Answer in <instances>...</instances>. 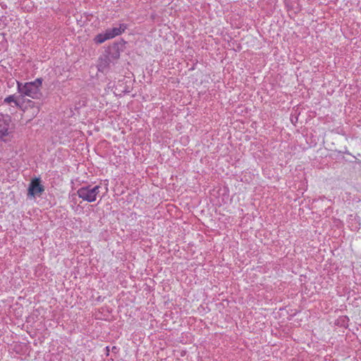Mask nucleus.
Masks as SVG:
<instances>
[{
	"mask_svg": "<svg viewBox=\"0 0 361 361\" xmlns=\"http://www.w3.org/2000/svg\"><path fill=\"white\" fill-rule=\"evenodd\" d=\"M41 85L42 80L39 78L32 82H26L24 85L17 82L18 92L23 95L28 96L32 98H37L38 97Z\"/></svg>",
	"mask_w": 361,
	"mask_h": 361,
	"instance_id": "obj_1",
	"label": "nucleus"
},
{
	"mask_svg": "<svg viewBox=\"0 0 361 361\" xmlns=\"http://www.w3.org/2000/svg\"><path fill=\"white\" fill-rule=\"evenodd\" d=\"M101 187L99 185L95 186H84L77 190V194L80 198L88 202H94L97 200V195L99 194Z\"/></svg>",
	"mask_w": 361,
	"mask_h": 361,
	"instance_id": "obj_2",
	"label": "nucleus"
},
{
	"mask_svg": "<svg viewBox=\"0 0 361 361\" xmlns=\"http://www.w3.org/2000/svg\"><path fill=\"white\" fill-rule=\"evenodd\" d=\"M13 131L11 118L9 115L0 114V140L6 141Z\"/></svg>",
	"mask_w": 361,
	"mask_h": 361,
	"instance_id": "obj_3",
	"label": "nucleus"
},
{
	"mask_svg": "<svg viewBox=\"0 0 361 361\" xmlns=\"http://www.w3.org/2000/svg\"><path fill=\"white\" fill-rule=\"evenodd\" d=\"M44 190V186L41 184L39 178H35L30 183L28 195L31 197L39 196Z\"/></svg>",
	"mask_w": 361,
	"mask_h": 361,
	"instance_id": "obj_4",
	"label": "nucleus"
},
{
	"mask_svg": "<svg viewBox=\"0 0 361 361\" xmlns=\"http://www.w3.org/2000/svg\"><path fill=\"white\" fill-rule=\"evenodd\" d=\"M126 28H127L126 25L120 24L118 27H115L111 29H108L106 31L107 32L108 37L110 39H112V38L122 34L126 30Z\"/></svg>",
	"mask_w": 361,
	"mask_h": 361,
	"instance_id": "obj_5",
	"label": "nucleus"
},
{
	"mask_svg": "<svg viewBox=\"0 0 361 361\" xmlns=\"http://www.w3.org/2000/svg\"><path fill=\"white\" fill-rule=\"evenodd\" d=\"M107 39H110V38L108 37L106 31H105V32L103 34L101 33V34L97 35L94 37V42L97 44H102Z\"/></svg>",
	"mask_w": 361,
	"mask_h": 361,
	"instance_id": "obj_6",
	"label": "nucleus"
},
{
	"mask_svg": "<svg viewBox=\"0 0 361 361\" xmlns=\"http://www.w3.org/2000/svg\"><path fill=\"white\" fill-rule=\"evenodd\" d=\"M4 102L9 104L13 102L16 106H20L18 102L15 99L14 95H10L4 99Z\"/></svg>",
	"mask_w": 361,
	"mask_h": 361,
	"instance_id": "obj_7",
	"label": "nucleus"
},
{
	"mask_svg": "<svg viewBox=\"0 0 361 361\" xmlns=\"http://www.w3.org/2000/svg\"><path fill=\"white\" fill-rule=\"evenodd\" d=\"M32 114L37 115L39 113V108L37 106L32 108Z\"/></svg>",
	"mask_w": 361,
	"mask_h": 361,
	"instance_id": "obj_8",
	"label": "nucleus"
}]
</instances>
